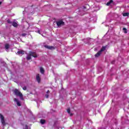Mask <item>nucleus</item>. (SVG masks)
Here are the masks:
<instances>
[{
  "label": "nucleus",
  "instance_id": "obj_13",
  "mask_svg": "<svg viewBox=\"0 0 129 129\" xmlns=\"http://www.w3.org/2000/svg\"><path fill=\"white\" fill-rule=\"evenodd\" d=\"M113 3V1L112 0H110L109 2L107 3L106 6H110L111 4H112Z\"/></svg>",
  "mask_w": 129,
  "mask_h": 129
},
{
  "label": "nucleus",
  "instance_id": "obj_12",
  "mask_svg": "<svg viewBox=\"0 0 129 129\" xmlns=\"http://www.w3.org/2000/svg\"><path fill=\"white\" fill-rule=\"evenodd\" d=\"M67 111H68V113H69V114H70L71 116H72V115H73V114L71 113V112L70 108H69L67 109Z\"/></svg>",
  "mask_w": 129,
  "mask_h": 129
},
{
  "label": "nucleus",
  "instance_id": "obj_28",
  "mask_svg": "<svg viewBox=\"0 0 129 129\" xmlns=\"http://www.w3.org/2000/svg\"><path fill=\"white\" fill-rule=\"evenodd\" d=\"M115 124H117V122H115Z\"/></svg>",
  "mask_w": 129,
  "mask_h": 129
},
{
  "label": "nucleus",
  "instance_id": "obj_17",
  "mask_svg": "<svg viewBox=\"0 0 129 129\" xmlns=\"http://www.w3.org/2000/svg\"><path fill=\"white\" fill-rule=\"evenodd\" d=\"M123 31L125 34H126L127 33V30L125 28H123Z\"/></svg>",
  "mask_w": 129,
  "mask_h": 129
},
{
  "label": "nucleus",
  "instance_id": "obj_9",
  "mask_svg": "<svg viewBox=\"0 0 129 129\" xmlns=\"http://www.w3.org/2000/svg\"><path fill=\"white\" fill-rule=\"evenodd\" d=\"M12 26L14 27V28H18V26H19V24H18V23L16 22H12Z\"/></svg>",
  "mask_w": 129,
  "mask_h": 129
},
{
  "label": "nucleus",
  "instance_id": "obj_14",
  "mask_svg": "<svg viewBox=\"0 0 129 129\" xmlns=\"http://www.w3.org/2000/svg\"><path fill=\"white\" fill-rule=\"evenodd\" d=\"M5 49H6V50L10 49V45L9 44H6L5 45Z\"/></svg>",
  "mask_w": 129,
  "mask_h": 129
},
{
  "label": "nucleus",
  "instance_id": "obj_23",
  "mask_svg": "<svg viewBox=\"0 0 129 129\" xmlns=\"http://www.w3.org/2000/svg\"><path fill=\"white\" fill-rule=\"evenodd\" d=\"M25 129H28V125H25Z\"/></svg>",
  "mask_w": 129,
  "mask_h": 129
},
{
  "label": "nucleus",
  "instance_id": "obj_2",
  "mask_svg": "<svg viewBox=\"0 0 129 129\" xmlns=\"http://www.w3.org/2000/svg\"><path fill=\"white\" fill-rule=\"evenodd\" d=\"M14 93L16 96H19L21 100H24V96H23V94H22V93H21L19 90L15 89L14 90Z\"/></svg>",
  "mask_w": 129,
  "mask_h": 129
},
{
  "label": "nucleus",
  "instance_id": "obj_1",
  "mask_svg": "<svg viewBox=\"0 0 129 129\" xmlns=\"http://www.w3.org/2000/svg\"><path fill=\"white\" fill-rule=\"evenodd\" d=\"M31 56L34 57V58H37V57H38V55L35 52L29 51V53L26 57L27 60H29L32 59Z\"/></svg>",
  "mask_w": 129,
  "mask_h": 129
},
{
  "label": "nucleus",
  "instance_id": "obj_11",
  "mask_svg": "<svg viewBox=\"0 0 129 129\" xmlns=\"http://www.w3.org/2000/svg\"><path fill=\"white\" fill-rule=\"evenodd\" d=\"M40 72L41 74H44L45 73V70H44V68H43L42 67H40Z\"/></svg>",
  "mask_w": 129,
  "mask_h": 129
},
{
  "label": "nucleus",
  "instance_id": "obj_26",
  "mask_svg": "<svg viewBox=\"0 0 129 129\" xmlns=\"http://www.w3.org/2000/svg\"><path fill=\"white\" fill-rule=\"evenodd\" d=\"M121 120H123V117H121Z\"/></svg>",
  "mask_w": 129,
  "mask_h": 129
},
{
  "label": "nucleus",
  "instance_id": "obj_6",
  "mask_svg": "<svg viewBox=\"0 0 129 129\" xmlns=\"http://www.w3.org/2000/svg\"><path fill=\"white\" fill-rule=\"evenodd\" d=\"M43 47H44V48H46V49H48V50H52V49H55V48H54L53 46H49L47 45H43Z\"/></svg>",
  "mask_w": 129,
  "mask_h": 129
},
{
  "label": "nucleus",
  "instance_id": "obj_30",
  "mask_svg": "<svg viewBox=\"0 0 129 129\" xmlns=\"http://www.w3.org/2000/svg\"><path fill=\"white\" fill-rule=\"evenodd\" d=\"M84 9H86V7H84Z\"/></svg>",
  "mask_w": 129,
  "mask_h": 129
},
{
  "label": "nucleus",
  "instance_id": "obj_25",
  "mask_svg": "<svg viewBox=\"0 0 129 129\" xmlns=\"http://www.w3.org/2000/svg\"><path fill=\"white\" fill-rule=\"evenodd\" d=\"M95 57H97V53H96L95 55Z\"/></svg>",
  "mask_w": 129,
  "mask_h": 129
},
{
  "label": "nucleus",
  "instance_id": "obj_22",
  "mask_svg": "<svg viewBox=\"0 0 129 129\" xmlns=\"http://www.w3.org/2000/svg\"><path fill=\"white\" fill-rule=\"evenodd\" d=\"M114 63H115V60H112L111 61V64H114Z\"/></svg>",
  "mask_w": 129,
  "mask_h": 129
},
{
  "label": "nucleus",
  "instance_id": "obj_4",
  "mask_svg": "<svg viewBox=\"0 0 129 129\" xmlns=\"http://www.w3.org/2000/svg\"><path fill=\"white\" fill-rule=\"evenodd\" d=\"M0 118L3 125L5 126V125H6V121H5V117L2 114H0Z\"/></svg>",
  "mask_w": 129,
  "mask_h": 129
},
{
  "label": "nucleus",
  "instance_id": "obj_15",
  "mask_svg": "<svg viewBox=\"0 0 129 129\" xmlns=\"http://www.w3.org/2000/svg\"><path fill=\"white\" fill-rule=\"evenodd\" d=\"M45 122H46V120L45 119H41L40 120V123H41V124H45Z\"/></svg>",
  "mask_w": 129,
  "mask_h": 129
},
{
  "label": "nucleus",
  "instance_id": "obj_16",
  "mask_svg": "<svg viewBox=\"0 0 129 129\" xmlns=\"http://www.w3.org/2000/svg\"><path fill=\"white\" fill-rule=\"evenodd\" d=\"M129 13H124L123 14V17H127L128 16Z\"/></svg>",
  "mask_w": 129,
  "mask_h": 129
},
{
  "label": "nucleus",
  "instance_id": "obj_29",
  "mask_svg": "<svg viewBox=\"0 0 129 129\" xmlns=\"http://www.w3.org/2000/svg\"><path fill=\"white\" fill-rule=\"evenodd\" d=\"M2 5V2H0V6Z\"/></svg>",
  "mask_w": 129,
  "mask_h": 129
},
{
  "label": "nucleus",
  "instance_id": "obj_21",
  "mask_svg": "<svg viewBox=\"0 0 129 129\" xmlns=\"http://www.w3.org/2000/svg\"><path fill=\"white\" fill-rule=\"evenodd\" d=\"M45 97L46 98H49V95L48 94L45 95Z\"/></svg>",
  "mask_w": 129,
  "mask_h": 129
},
{
  "label": "nucleus",
  "instance_id": "obj_7",
  "mask_svg": "<svg viewBox=\"0 0 129 129\" xmlns=\"http://www.w3.org/2000/svg\"><path fill=\"white\" fill-rule=\"evenodd\" d=\"M36 80L38 83L41 82V78L40 77V74H39L36 75Z\"/></svg>",
  "mask_w": 129,
  "mask_h": 129
},
{
  "label": "nucleus",
  "instance_id": "obj_18",
  "mask_svg": "<svg viewBox=\"0 0 129 129\" xmlns=\"http://www.w3.org/2000/svg\"><path fill=\"white\" fill-rule=\"evenodd\" d=\"M7 23H8V24H13V22H11V20H10V19H8V20H7Z\"/></svg>",
  "mask_w": 129,
  "mask_h": 129
},
{
  "label": "nucleus",
  "instance_id": "obj_3",
  "mask_svg": "<svg viewBox=\"0 0 129 129\" xmlns=\"http://www.w3.org/2000/svg\"><path fill=\"white\" fill-rule=\"evenodd\" d=\"M109 47V46L108 45L102 46L101 49L97 53V57H99V56L101 55V53H102L103 51H105V50H106V49H108V48Z\"/></svg>",
  "mask_w": 129,
  "mask_h": 129
},
{
  "label": "nucleus",
  "instance_id": "obj_5",
  "mask_svg": "<svg viewBox=\"0 0 129 129\" xmlns=\"http://www.w3.org/2000/svg\"><path fill=\"white\" fill-rule=\"evenodd\" d=\"M56 25L57 27H60V26H64V25H65V23L62 21H59L56 22Z\"/></svg>",
  "mask_w": 129,
  "mask_h": 129
},
{
  "label": "nucleus",
  "instance_id": "obj_8",
  "mask_svg": "<svg viewBox=\"0 0 129 129\" xmlns=\"http://www.w3.org/2000/svg\"><path fill=\"white\" fill-rule=\"evenodd\" d=\"M14 101H15V102H17V105H18V106H21L22 105L18 99L14 98Z\"/></svg>",
  "mask_w": 129,
  "mask_h": 129
},
{
  "label": "nucleus",
  "instance_id": "obj_27",
  "mask_svg": "<svg viewBox=\"0 0 129 129\" xmlns=\"http://www.w3.org/2000/svg\"><path fill=\"white\" fill-rule=\"evenodd\" d=\"M126 121H129L128 119H127L126 120H125V122H126Z\"/></svg>",
  "mask_w": 129,
  "mask_h": 129
},
{
  "label": "nucleus",
  "instance_id": "obj_20",
  "mask_svg": "<svg viewBox=\"0 0 129 129\" xmlns=\"http://www.w3.org/2000/svg\"><path fill=\"white\" fill-rule=\"evenodd\" d=\"M23 90H27V87L24 86V87L23 88Z\"/></svg>",
  "mask_w": 129,
  "mask_h": 129
},
{
  "label": "nucleus",
  "instance_id": "obj_31",
  "mask_svg": "<svg viewBox=\"0 0 129 129\" xmlns=\"http://www.w3.org/2000/svg\"><path fill=\"white\" fill-rule=\"evenodd\" d=\"M31 7H33V5Z\"/></svg>",
  "mask_w": 129,
  "mask_h": 129
},
{
  "label": "nucleus",
  "instance_id": "obj_24",
  "mask_svg": "<svg viewBox=\"0 0 129 129\" xmlns=\"http://www.w3.org/2000/svg\"><path fill=\"white\" fill-rule=\"evenodd\" d=\"M46 93H50V91L47 90V91L46 92Z\"/></svg>",
  "mask_w": 129,
  "mask_h": 129
},
{
  "label": "nucleus",
  "instance_id": "obj_10",
  "mask_svg": "<svg viewBox=\"0 0 129 129\" xmlns=\"http://www.w3.org/2000/svg\"><path fill=\"white\" fill-rule=\"evenodd\" d=\"M18 55H24L25 54V51L24 50H19L17 52Z\"/></svg>",
  "mask_w": 129,
  "mask_h": 129
},
{
  "label": "nucleus",
  "instance_id": "obj_19",
  "mask_svg": "<svg viewBox=\"0 0 129 129\" xmlns=\"http://www.w3.org/2000/svg\"><path fill=\"white\" fill-rule=\"evenodd\" d=\"M21 36H22V37H26V36H27V33H22Z\"/></svg>",
  "mask_w": 129,
  "mask_h": 129
}]
</instances>
